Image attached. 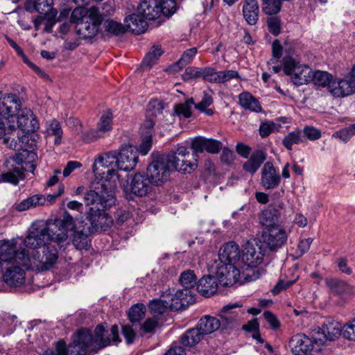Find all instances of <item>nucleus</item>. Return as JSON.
<instances>
[{
    "label": "nucleus",
    "mask_w": 355,
    "mask_h": 355,
    "mask_svg": "<svg viewBox=\"0 0 355 355\" xmlns=\"http://www.w3.org/2000/svg\"><path fill=\"white\" fill-rule=\"evenodd\" d=\"M58 228L54 225L46 226L41 223H33L28 229L23 244L32 249L30 257L25 249L18 245V263L27 269L44 271L51 269L58 259V249L53 233Z\"/></svg>",
    "instance_id": "1"
},
{
    "label": "nucleus",
    "mask_w": 355,
    "mask_h": 355,
    "mask_svg": "<svg viewBox=\"0 0 355 355\" xmlns=\"http://www.w3.org/2000/svg\"><path fill=\"white\" fill-rule=\"evenodd\" d=\"M120 341L117 325L106 331L103 325L99 324L94 329V335L89 330L82 329L73 336V340L68 346L60 340L56 344L55 352L46 351L44 355H92L110 345L111 342Z\"/></svg>",
    "instance_id": "2"
},
{
    "label": "nucleus",
    "mask_w": 355,
    "mask_h": 355,
    "mask_svg": "<svg viewBox=\"0 0 355 355\" xmlns=\"http://www.w3.org/2000/svg\"><path fill=\"white\" fill-rule=\"evenodd\" d=\"M120 341L117 325L106 331L103 325L99 324L94 329V335L89 330L82 329L73 336V340L68 346L60 340L56 344L55 352L46 351L44 355H92L110 345L111 342Z\"/></svg>",
    "instance_id": "3"
},
{
    "label": "nucleus",
    "mask_w": 355,
    "mask_h": 355,
    "mask_svg": "<svg viewBox=\"0 0 355 355\" xmlns=\"http://www.w3.org/2000/svg\"><path fill=\"white\" fill-rule=\"evenodd\" d=\"M84 200L86 206L90 207L87 218L92 230L105 231L110 227L113 220L105 212V209L115 202L112 187L108 183L105 184L100 182L85 194Z\"/></svg>",
    "instance_id": "4"
},
{
    "label": "nucleus",
    "mask_w": 355,
    "mask_h": 355,
    "mask_svg": "<svg viewBox=\"0 0 355 355\" xmlns=\"http://www.w3.org/2000/svg\"><path fill=\"white\" fill-rule=\"evenodd\" d=\"M119 155L116 151H110L99 155L93 164V172L101 176V179L92 183V189L97 184L102 182L105 184L108 183L112 187V191L114 192L116 181L119 179L118 169Z\"/></svg>",
    "instance_id": "5"
},
{
    "label": "nucleus",
    "mask_w": 355,
    "mask_h": 355,
    "mask_svg": "<svg viewBox=\"0 0 355 355\" xmlns=\"http://www.w3.org/2000/svg\"><path fill=\"white\" fill-rule=\"evenodd\" d=\"M284 51L287 53L282 60L284 73L291 76L293 83L296 85H302L311 81V69L296 60L294 57V46L291 44L286 43Z\"/></svg>",
    "instance_id": "6"
},
{
    "label": "nucleus",
    "mask_w": 355,
    "mask_h": 355,
    "mask_svg": "<svg viewBox=\"0 0 355 355\" xmlns=\"http://www.w3.org/2000/svg\"><path fill=\"white\" fill-rule=\"evenodd\" d=\"M103 20L98 7L92 6L89 11V17L76 25L77 35L83 39L93 38L99 31V27Z\"/></svg>",
    "instance_id": "7"
},
{
    "label": "nucleus",
    "mask_w": 355,
    "mask_h": 355,
    "mask_svg": "<svg viewBox=\"0 0 355 355\" xmlns=\"http://www.w3.org/2000/svg\"><path fill=\"white\" fill-rule=\"evenodd\" d=\"M264 250L260 241H248L243 247L241 266L258 267L263 259Z\"/></svg>",
    "instance_id": "8"
},
{
    "label": "nucleus",
    "mask_w": 355,
    "mask_h": 355,
    "mask_svg": "<svg viewBox=\"0 0 355 355\" xmlns=\"http://www.w3.org/2000/svg\"><path fill=\"white\" fill-rule=\"evenodd\" d=\"M166 300L164 302L172 311L184 309L195 302V297L190 290L182 289L174 294L170 290L164 292Z\"/></svg>",
    "instance_id": "9"
},
{
    "label": "nucleus",
    "mask_w": 355,
    "mask_h": 355,
    "mask_svg": "<svg viewBox=\"0 0 355 355\" xmlns=\"http://www.w3.org/2000/svg\"><path fill=\"white\" fill-rule=\"evenodd\" d=\"M35 223H41L46 226H49V225L56 226L58 230L53 233V236L55 237L56 245L60 248L62 247L67 242V232L69 230L73 229L74 226L73 217L67 213L64 214L62 220H56L54 222L38 221Z\"/></svg>",
    "instance_id": "10"
},
{
    "label": "nucleus",
    "mask_w": 355,
    "mask_h": 355,
    "mask_svg": "<svg viewBox=\"0 0 355 355\" xmlns=\"http://www.w3.org/2000/svg\"><path fill=\"white\" fill-rule=\"evenodd\" d=\"M170 165L167 158L162 156L153 161L148 166L147 175L154 184L159 185L166 181L170 173Z\"/></svg>",
    "instance_id": "11"
},
{
    "label": "nucleus",
    "mask_w": 355,
    "mask_h": 355,
    "mask_svg": "<svg viewBox=\"0 0 355 355\" xmlns=\"http://www.w3.org/2000/svg\"><path fill=\"white\" fill-rule=\"evenodd\" d=\"M263 243L271 250H277L282 248L288 239V233L280 226L272 227L264 230L262 232Z\"/></svg>",
    "instance_id": "12"
},
{
    "label": "nucleus",
    "mask_w": 355,
    "mask_h": 355,
    "mask_svg": "<svg viewBox=\"0 0 355 355\" xmlns=\"http://www.w3.org/2000/svg\"><path fill=\"white\" fill-rule=\"evenodd\" d=\"M241 267L236 264L219 263L216 270L219 283L223 286H232L241 280Z\"/></svg>",
    "instance_id": "13"
},
{
    "label": "nucleus",
    "mask_w": 355,
    "mask_h": 355,
    "mask_svg": "<svg viewBox=\"0 0 355 355\" xmlns=\"http://www.w3.org/2000/svg\"><path fill=\"white\" fill-rule=\"evenodd\" d=\"M6 265L8 266L5 268L3 275L4 282L10 286H21L26 279L25 270L21 268L23 266L15 260Z\"/></svg>",
    "instance_id": "14"
},
{
    "label": "nucleus",
    "mask_w": 355,
    "mask_h": 355,
    "mask_svg": "<svg viewBox=\"0 0 355 355\" xmlns=\"http://www.w3.org/2000/svg\"><path fill=\"white\" fill-rule=\"evenodd\" d=\"M239 307V304L234 303L227 304L223 308L218 315L221 330L232 329L237 326L239 312L236 309Z\"/></svg>",
    "instance_id": "15"
},
{
    "label": "nucleus",
    "mask_w": 355,
    "mask_h": 355,
    "mask_svg": "<svg viewBox=\"0 0 355 355\" xmlns=\"http://www.w3.org/2000/svg\"><path fill=\"white\" fill-rule=\"evenodd\" d=\"M17 114V127L23 133L33 132L39 128V122L30 109L26 107L19 108L15 116Z\"/></svg>",
    "instance_id": "16"
},
{
    "label": "nucleus",
    "mask_w": 355,
    "mask_h": 355,
    "mask_svg": "<svg viewBox=\"0 0 355 355\" xmlns=\"http://www.w3.org/2000/svg\"><path fill=\"white\" fill-rule=\"evenodd\" d=\"M220 263L236 264L241 266V253L238 244L234 241L224 244L218 253Z\"/></svg>",
    "instance_id": "17"
},
{
    "label": "nucleus",
    "mask_w": 355,
    "mask_h": 355,
    "mask_svg": "<svg viewBox=\"0 0 355 355\" xmlns=\"http://www.w3.org/2000/svg\"><path fill=\"white\" fill-rule=\"evenodd\" d=\"M329 92L336 98H343L355 93V83L351 77L333 79Z\"/></svg>",
    "instance_id": "18"
},
{
    "label": "nucleus",
    "mask_w": 355,
    "mask_h": 355,
    "mask_svg": "<svg viewBox=\"0 0 355 355\" xmlns=\"http://www.w3.org/2000/svg\"><path fill=\"white\" fill-rule=\"evenodd\" d=\"M118 170L130 171L135 168L137 162V151L131 145L122 147L118 153Z\"/></svg>",
    "instance_id": "19"
},
{
    "label": "nucleus",
    "mask_w": 355,
    "mask_h": 355,
    "mask_svg": "<svg viewBox=\"0 0 355 355\" xmlns=\"http://www.w3.org/2000/svg\"><path fill=\"white\" fill-rule=\"evenodd\" d=\"M0 101V115L5 119H15L17 111L21 105L19 98L10 94L3 96Z\"/></svg>",
    "instance_id": "20"
},
{
    "label": "nucleus",
    "mask_w": 355,
    "mask_h": 355,
    "mask_svg": "<svg viewBox=\"0 0 355 355\" xmlns=\"http://www.w3.org/2000/svg\"><path fill=\"white\" fill-rule=\"evenodd\" d=\"M341 330L342 324L340 322L334 320H326L318 332V335L321 334L323 337L314 338L315 344L321 345L327 340H335L340 335Z\"/></svg>",
    "instance_id": "21"
},
{
    "label": "nucleus",
    "mask_w": 355,
    "mask_h": 355,
    "mask_svg": "<svg viewBox=\"0 0 355 355\" xmlns=\"http://www.w3.org/2000/svg\"><path fill=\"white\" fill-rule=\"evenodd\" d=\"M261 174L260 184L265 189H272L279 184L281 176L272 162L264 164Z\"/></svg>",
    "instance_id": "22"
},
{
    "label": "nucleus",
    "mask_w": 355,
    "mask_h": 355,
    "mask_svg": "<svg viewBox=\"0 0 355 355\" xmlns=\"http://www.w3.org/2000/svg\"><path fill=\"white\" fill-rule=\"evenodd\" d=\"M315 340L304 334L293 336L289 342V346L295 355H307L313 347Z\"/></svg>",
    "instance_id": "23"
},
{
    "label": "nucleus",
    "mask_w": 355,
    "mask_h": 355,
    "mask_svg": "<svg viewBox=\"0 0 355 355\" xmlns=\"http://www.w3.org/2000/svg\"><path fill=\"white\" fill-rule=\"evenodd\" d=\"M18 244L15 240L0 241V267L12 262H18Z\"/></svg>",
    "instance_id": "24"
},
{
    "label": "nucleus",
    "mask_w": 355,
    "mask_h": 355,
    "mask_svg": "<svg viewBox=\"0 0 355 355\" xmlns=\"http://www.w3.org/2000/svg\"><path fill=\"white\" fill-rule=\"evenodd\" d=\"M325 284L332 295L346 297L354 294V288L346 282L336 278H327Z\"/></svg>",
    "instance_id": "25"
},
{
    "label": "nucleus",
    "mask_w": 355,
    "mask_h": 355,
    "mask_svg": "<svg viewBox=\"0 0 355 355\" xmlns=\"http://www.w3.org/2000/svg\"><path fill=\"white\" fill-rule=\"evenodd\" d=\"M153 184V182L148 175L137 173L131 181V191L137 196H144L150 191Z\"/></svg>",
    "instance_id": "26"
},
{
    "label": "nucleus",
    "mask_w": 355,
    "mask_h": 355,
    "mask_svg": "<svg viewBox=\"0 0 355 355\" xmlns=\"http://www.w3.org/2000/svg\"><path fill=\"white\" fill-rule=\"evenodd\" d=\"M37 159V155L34 151L22 150L13 157V159L17 166H23V170L33 173L36 168L35 162Z\"/></svg>",
    "instance_id": "27"
},
{
    "label": "nucleus",
    "mask_w": 355,
    "mask_h": 355,
    "mask_svg": "<svg viewBox=\"0 0 355 355\" xmlns=\"http://www.w3.org/2000/svg\"><path fill=\"white\" fill-rule=\"evenodd\" d=\"M137 12L147 20H154L162 13L158 0H143L138 6Z\"/></svg>",
    "instance_id": "28"
},
{
    "label": "nucleus",
    "mask_w": 355,
    "mask_h": 355,
    "mask_svg": "<svg viewBox=\"0 0 355 355\" xmlns=\"http://www.w3.org/2000/svg\"><path fill=\"white\" fill-rule=\"evenodd\" d=\"M144 17L137 13H133L125 18V24L127 29H130L134 33L139 35L146 31L148 24Z\"/></svg>",
    "instance_id": "29"
},
{
    "label": "nucleus",
    "mask_w": 355,
    "mask_h": 355,
    "mask_svg": "<svg viewBox=\"0 0 355 355\" xmlns=\"http://www.w3.org/2000/svg\"><path fill=\"white\" fill-rule=\"evenodd\" d=\"M279 216L280 212L277 208L268 206L260 214L259 222L263 226H265V230L272 228V227H278Z\"/></svg>",
    "instance_id": "30"
},
{
    "label": "nucleus",
    "mask_w": 355,
    "mask_h": 355,
    "mask_svg": "<svg viewBox=\"0 0 355 355\" xmlns=\"http://www.w3.org/2000/svg\"><path fill=\"white\" fill-rule=\"evenodd\" d=\"M243 16L249 25L253 26L259 19V7L257 0H244Z\"/></svg>",
    "instance_id": "31"
},
{
    "label": "nucleus",
    "mask_w": 355,
    "mask_h": 355,
    "mask_svg": "<svg viewBox=\"0 0 355 355\" xmlns=\"http://www.w3.org/2000/svg\"><path fill=\"white\" fill-rule=\"evenodd\" d=\"M198 292L202 296L210 297L218 289V282L216 277L208 275L202 277L196 284Z\"/></svg>",
    "instance_id": "32"
},
{
    "label": "nucleus",
    "mask_w": 355,
    "mask_h": 355,
    "mask_svg": "<svg viewBox=\"0 0 355 355\" xmlns=\"http://www.w3.org/2000/svg\"><path fill=\"white\" fill-rule=\"evenodd\" d=\"M6 121H0V138L3 137V142L10 148L18 150L17 142L14 139H10L8 135L16 130L15 119H5Z\"/></svg>",
    "instance_id": "33"
},
{
    "label": "nucleus",
    "mask_w": 355,
    "mask_h": 355,
    "mask_svg": "<svg viewBox=\"0 0 355 355\" xmlns=\"http://www.w3.org/2000/svg\"><path fill=\"white\" fill-rule=\"evenodd\" d=\"M266 155L263 150H257L252 153L250 159L243 165V170L251 174H254L266 160Z\"/></svg>",
    "instance_id": "34"
},
{
    "label": "nucleus",
    "mask_w": 355,
    "mask_h": 355,
    "mask_svg": "<svg viewBox=\"0 0 355 355\" xmlns=\"http://www.w3.org/2000/svg\"><path fill=\"white\" fill-rule=\"evenodd\" d=\"M197 326L203 335L209 334L220 329V323L218 320V317L210 315H205L202 318Z\"/></svg>",
    "instance_id": "35"
},
{
    "label": "nucleus",
    "mask_w": 355,
    "mask_h": 355,
    "mask_svg": "<svg viewBox=\"0 0 355 355\" xmlns=\"http://www.w3.org/2000/svg\"><path fill=\"white\" fill-rule=\"evenodd\" d=\"M25 171L23 170V166L12 165L7 172L3 173L1 175V181L9 182L14 185H17L20 180L25 178Z\"/></svg>",
    "instance_id": "36"
},
{
    "label": "nucleus",
    "mask_w": 355,
    "mask_h": 355,
    "mask_svg": "<svg viewBox=\"0 0 355 355\" xmlns=\"http://www.w3.org/2000/svg\"><path fill=\"white\" fill-rule=\"evenodd\" d=\"M239 105L245 110L261 112L262 110L259 102L249 92H242L239 95Z\"/></svg>",
    "instance_id": "37"
},
{
    "label": "nucleus",
    "mask_w": 355,
    "mask_h": 355,
    "mask_svg": "<svg viewBox=\"0 0 355 355\" xmlns=\"http://www.w3.org/2000/svg\"><path fill=\"white\" fill-rule=\"evenodd\" d=\"M46 132L47 136H54V144L58 146L62 142L63 131L60 122L52 119L46 123Z\"/></svg>",
    "instance_id": "38"
},
{
    "label": "nucleus",
    "mask_w": 355,
    "mask_h": 355,
    "mask_svg": "<svg viewBox=\"0 0 355 355\" xmlns=\"http://www.w3.org/2000/svg\"><path fill=\"white\" fill-rule=\"evenodd\" d=\"M203 334L198 326L187 331L181 337V343L184 346L192 347L198 344L202 339Z\"/></svg>",
    "instance_id": "39"
},
{
    "label": "nucleus",
    "mask_w": 355,
    "mask_h": 355,
    "mask_svg": "<svg viewBox=\"0 0 355 355\" xmlns=\"http://www.w3.org/2000/svg\"><path fill=\"white\" fill-rule=\"evenodd\" d=\"M46 202L45 198L42 195L32 196L16 205L15 209L18 211H24L28 209L43 205Z\"/></svg>",
    "instance_id": "40"
},
{
    "label": "nucleus",
    "mask_w": 355,
    "mask_h": 355,
    "mask_svg": "<svg viewBox=\"0 0 355 355\" xmlns=\"http://www.w3.org/2000/svg\"><path fill=\"white\" fill-rule=\"evenodd\" d=\"M112 121L113 114L110 110L103 112L101 116L96 127L104 137L108 135L111 132L113 125Z\"/></svg>",
    "instance_id": "41"
},
{
    "label": "nucleus",
    "mask_w": 355,
    "mask_h": 355,
    "mask_svg": "<svg viewBox=\"0 0 355 355\" xmlns=\"http://www.w3.org/2000/svg\"><path fill=\"white\" fill-rule=\"evenodd\" d=\"M333 79V76L325 71L318 70L315 72L312 71L311 73V80L313 82L315 85L322 87L328 86L329 89V85H331Z\"/></svg>",
    "instance_id": "42"
},
{
    "label": "nucleus",
    "mask_w": 355,
    "mask_h": 355,
    "mask_svg": "<svg viewBox=\"0 0 355 355\" xmlns=\"http://www.w3.org/2000/svg\"><path fill=\"white\" fill-rule=\"evenodd\" d=\"M240 271L241 276V283L255 281L261 276V271L257 267L241 265Z\"/></svg>",
    "instance_id": "43"
},
{
    "label": "nucleus",
    "mask_w": 355,
    "mask_h": 355,
    "mask_svg": "<svg viewBox=\"0 0 355 355\" xmlns=\"http://www.w3.org/2000/svg\"><path fill=\"white\" fill-rule=\"evenodd\" d=\"M214 98L211 94L207 92H203V96L201 101L195 104V108L207 116H212L214 114L213 108H209L212 105Z\"/></svg>",
    "instance_id": "44"
},
{
    "label": "nucleus",
    "mask_w": 355,
    "mask_h": 355,
    "mask_svg": "<svg viewBox=\"0 0 355 355\" xmlns=\"http://www.w3.org/2000/svg\"><path fill=\"white\" fill-rule=\"evenodd\" d=\"M160 46L154 45L150 51L146 55L142 62V67L150 69L157 60V59L163 54Z\"/></svg>",
    "instance_id": "45"
},
{
    "label": "nucleus",
    "mask_w": 355,
    "mask_h": 355,
    "mask_svg": "<svg viewBox=\"0 0 355 355\" xmlns=\"http://www.w3.org/2000/svg\"><path fill=\"white\" fill-rule=\"evenodd\" d=\"M282 0H267L262 2V10L267 15H276L282 9Z\"/></svg>",
    "instance_id": "46"
},
{
    "label": "nucleus",
    "mask_w": 355,
    "mask_h": 355,
    "mask_svg": "<svg viewBox=\"0 0 355 355\" xmlns=\"http://www.w3.org/2000/svg\"><path fill=\"white\" fill-rule=\"evenodd\" d=\"M179 282L184 289L190 290L196 284V275L193 270H186L181 273Z\"/></svg>",
    "instance_id": "47"
},
{
    "label": "nucleus",
    "mask_w": 355,
    "mask_h": 355,
    "mask_svg": "<svg viewBox=\"0 0 355 355\" xmlns=\"http://www.w3.org/2000/svg\"><path fill=\"white\" fill-rule=\"evenodd\" d=\"M73 244L79 250H87L90 245V241L87 234L82 231H76L73 234Z\"/></svg>",
    "instance_id": "48"
},
{
    "label": "nucleus",
    "mask_w": 355,
    "mask_h": 355,
    "mask_svg": "<svg viewBox=\"0 0 355 355\" xmlns=\"http://www.w3.org/2000/svg\"><path fill=\"white\" fill-rule=\"evenodd\" d=\"M302 132L299 130L289 132L283 139V145L288 149L291 150L293 144H298L302 142Z\"/></svg>",
    "instance_id": "49"
},
{
    "label": "nucleus",
    "mask_w": 355,
    "mask_h": 355,
    "mask_svg": "<svg viewBox=\"0 0 355 355\" xmlns=\"http://www.w3.org/2000/svg\"><path fill=\"white\" fill-rule=\"evenodd\" d=\"M146 306L143 304L133 305L128 311V318L132 322H139L145 315Z\"/></svg>",
    "instance_id": "50"
},
{
    "label": "nucleus",
    "mask_w": 355,
    "mask_h": 355,
    "mask_svg": "<svg viewBox=\"0 0 355 355\" xmlns=\"http://www.w3.org/2000/svg\"><path fill=\"white\" fill-rule=\"evenodd\" d=\"M105 31L114 35H119L126 32L127 28L125 26L122 24L113 20H107L104 23Z\"/></svg>",
    "instance_id": "51"
},
{
    "label": "nucleus",
    "mask_w": 355,
    "mask_h": 355,
    "mask_svg": "<svg viewBox=\"0 0 355 355\" xmlns=\"http://www.w3.org/2000/svg\"><path fill=\"white\" fill-rule=\"evenodd\" d=\"M166 300L164 293L162 294L161 299L154 300L149 304L150 311L155 315L163 313L166 309H168V305L164 302Z\"/></svg>",
    "instance_id": "52"
},
{
    "label": "nucleus",
    "mask_w": 355,
    "mask_h": 355,
    "mask_svg": "<svg viewBox=\"0 0 355 355\" xmlns=\"http://www.w3.org/2000/svg\"><path fill=\"white\" fill-rule=\"evenodd\" d=\"M80 135L81 139L85 143H91L101 138L105 137L103 135L99 132L97 127L96 128H91L89 130L83 131Z\"/></svg>",
    "instance_id": "53"
},
{
    "label": "nucleus",
    "mask_w": 355,
    "mask_h": 355,
    "mask_svg": "<svg viewBox=\"0 0 355 355\" xmlns=\"http://www.w3.org/2000/svg\"><path fill=\"white\" fill-rule=\"evenodd\" d=\"M355 135V123L352 124L347 128L341 129L340 130L336 132L334 135V137L338 138L342 141L347 142L353 136Z\"/></svg>",
    "instance_id": "54"
},
{
    "label": "nucleus",
    "mask_w": 355,
    "mask_h": 355,
    "mask_svg": "<svg viewBox=\"0 0 355 355\" xmlns=\"http://www.w3.org/2000/svg\"><path fill=\"white\" fill-rule=\"evenodd\" d=\"M196 53V48L187 49L184 52L180 59L175 63L174 67H177L178 69H182L183 67L186 66L191 62Z\"/></svg>",
    "instance_id": "55"
},
{
    "label": "nucleus",
    "mask_w": 355,
    "mask_h": 355,
    "mask_svg": "<svg viewBox=\"0 0 355 355\" xmlns=\"http://www.w3.org/2000/svg\"><path fill=\"white\" fill-rule=\"evenodd\" d=\"M89 9L87 10L80 6L76 8L71 13V22L78 25V22L83 21L85 17H89Z\"/></svg>",
    "instance_id": "56"
},
{
    "label": "nucleus",
    "mask_w": 355,
    "mask_h": 355,
    "mask_svg": "<svg viewBox=\"0 0 355 355\" xmlns=\"http://www.w3.org/2000/svg\"><path fill=\"white\" fill-rule=\"evenodd\" d=\"M158 3L164 15H171L176 10V3L174 0H158Z\"/></svg>",
    "instance_id": "57"
},
{
    "label": "nucleus",
    "mask_w": 355,
    "mask_h": 355,
    "mask_svg": "<svg viewBox=\"0 0 355 355\" xmlns=\"http://www.w3.org/2000/svg\"><path fill=\"white\" fill-rule=\"evenodd\" d=\"M202 78L208 82L218 84L219 71L212 67H204L202 68Z\"/></svg>",
    "instance_id": "58"
},
{
    "label": "nucleus",
    "mask_w": 355,
    "mask_h": 355,
    "mask_svg": "<svg viewBox=\"0 0 355 355\" xmlns=\"http://www.w3.org/2000/svg\"><path fill=\"white\" fill-rule=\"evenodd\" d=\"M202 68L188 67L182 74V79L184 81H189L192 79L202 78Z\"/></svg>",
    "instance_id": "59"
},
{
    "label": "nucleus",
    "mask_w": 355,
    "mask_h": 355,
    "mask_svg": "<svg viewBox=\"0 0 355 355\" xmlns=\"http://www.w3.org/2000/svg\"><path fill=\"white\" fill-rule=\"evenodd\" d=\"M222 146L223 145L220 141L205 138L204 148L207 153L212 154L218 153L221 150Z\"/></svg>",
    "instance_id": "60"
},
{
    "label": "nucleus",
    "mask_w": 355,
    "mask_h": 355,
    "mask_svg": "<svg viewBox=\"0 0 355 355\" xmlns=\"http://www.w3.org/2000/svg\"><path fill=\"white\" fill-rule=\"evenodd\" d=\"M53 4V0H35L34 7L37 12L40 13H47L49 11L51 12V6Z\"/></svg>",
    "instance_id": "61"
},
{
    "label": "nucleus",
    "mask_w": 355,
    "mask_h": 355,
    "mask_svg": "<svg viewBox=\"0 0 355 355\" xmlns=\"http://www.w3.org/2000/svg\"><path fill=\"white\" fill-rule=\"evenodd\" d=\"M267 25L269 31L274 35H277L281 32V20L276 16L268 17Z\"/></svg>",
    "instance_id": "62"
},
{
    "label": "nucleus",
    "mask_w": 355,
    "mask_h": 355,
    "mask_svg": "<svg viewBox=\"0 0 355 355\" xmlns=\"http://www.w3.org/2000/svg\"><path fill=\"white\" fill-rule=\"evenodd\" d=\"M166 158L171 168L186 173V169L182 167V163L184 162L183 158L173 154Z\"/></svg>",
    "instance_id": "63"
},
{
    "label": "nucleus",
    "mask_w": 355,
    "mask_h": 355,
    "mask_svg": "<svg viewBox=\"0 0 355 355\" xmlns=\"http://www.w3.org/2000/svg\"><path fill=\"white\" fill-rule=\"evenodd\" d=\"M164 109L163 104L158 100H152L148 105V113L149 116H155L161 114Z\"/></svg>",
    "instance_id": "64"
}]
</instances>
